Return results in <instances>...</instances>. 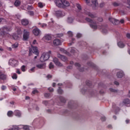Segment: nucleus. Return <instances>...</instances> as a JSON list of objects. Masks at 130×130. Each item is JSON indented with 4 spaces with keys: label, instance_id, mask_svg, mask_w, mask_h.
I'll list each match as a JSON object with an SVG mask.
<instances>
[{
    "label": "nucleus",
    "instance_id": "obj_1",
    "mask_svg": "<svg viewBox=\"0 0 130 130\" xmlns=\"http://www.w3.org/2000/svg\"><path fill=\"white\" fill-rule=\"evenodd\" d=\"M50 54H51V51L44 52L40 58V60L42 62L46 61V60H48V59H49V58L50 57Z\"/></svg>",
    "mask_w": 130,
    "mask_h": 130
},
{
    "label": "nucleus",
    "instance_id": "obj_4",
    "mask_svg": "<svg viewBox=\"0 0 130 130\" xmlns=\"http://www.w3.org/2000/svg\"><path fill=\"white\" fill-rule=\"evenodd\" d=\"M9 64L13 67H17L19 65V61L15 59H10L9 60Z\"/></svg>",
    "mask_w": 130,
    "mask_h": 130
},
{
    "label": "nucleus",
    "instance_id": "obj_27",
    "mask_svg": "<svg viewBox=\"0 0 130 130\" xmlns=\"http://www.w3.org/2000/svg\"><path fill=\"white\" fill-rule=\"evenodd\" d=\"M6 75H4L2 72H0V79L1 80H5L6 79Z\"/></svg>",
    "mask_w": 130,
    "mask_h": 130
},
{
    "label": "nucleus",
    "instance_id": "obj_15",
    "mask_svg": "<svg viewBox=\"0 0 130 130\" xmlns=\"http://www.w3.org/2000/svg\"><path fill=\"white\" fill-rule=\"evenodd\" d=\"M44 39L46 41H48L49 43H51V37L49 35H46L44 36Z\"/></svg>",
    "mask_w": 130,
    "mask_h": 130
},
{
    "label": "nucleus",
    "instance_id": "obj_36",
    "mask_svg": "<svg viewBox=\"0 0 130 130\" xmlns=\"http://www.w3.org/2000/svg\"><path fill=\"white\" fill-rule=\"evenodd\" d=\"M47 24H45V23H43V24H42L41 25V27L42 28H45V27H47Z\"/></svg>",
    "mask_w": 130,
    "mask_h": 130
},
{
    "label": "nucleus",
    "instance_id": "obj_43",
    "mask_svg": "<svg viewBox=\"0 0 130 130\" xmlns=\"http://www.w3.org/2000/svg\"><path fill=\"white\" fill-rule=\"evenodd\" d=\"M61 102H66V100L63 98H60V99Z\"/></svg>",
    "mask_w": 130,
    "mask_h": 130
},
{
    "label": "nucleus",
    "instance_id": "obj_12",
    "mask_svg": "<svg viewBox=\"0 0 130 130\" xmlns=\"http://www.w3.org/2000/svg\"><path fill=\"white\" fill-rule=\"evenodd\" d=\"M92 8L95 10L96 8H98V2L97 0H92Z\"/></svg>",
    "mask_w": 130,
    "mask_h": 130
},
{
    "label": "nucleus",
    "instance_id": "obj_42",
    "mask_svg": "<svg viewBox=\"0 0 130 130\" xmlns=\"http://www.w3.org/2000/svg\"><path fill=\"white\" fill-rule=\"evenodd\" d=\"M38 6H39V8H43V4H42V3H39L38 4Z\"/></svg>",
    "mask_w": 130,
    "mask_h": 130
},
{
    "label": "nucleus",
    "instance_id": "obj_28",
    "mask_svg": "<svg viewBox=\"0 0 130 130\" xmlns=\"http://www.w3.org/2000/svg\"><path fill=\"white\" fill-rule=\"evenodd\" d=\"M13 112L12 111H9L7 113V115L9 117H12L13 116Z\"/></svg>",
    "mask_w": 130,
    "mask_h": 130
},
{
    "label": "nucleus",
    "instance_id": "obj_5",
    "mask_svg": "<svg viewBox=\"0 0 130 130\" xmlns=\"http://www.w3.org/2000/svg\"><path fill=\"white\" fill-rule=\"evenodd\" d=\"M32 53H35L36 55H38L39 54V52H38V49H37L36 47H32V49H29V55H31Z\"/></svg>",
    "mask_w": 130,
    "mask_h": 130
},
{
    "label": "nucleus",
    "instance_id": "obj_37",
    "mask_svg": "<svg viewBox=\"0 0 130 130\" xmlns=\"http://www.w3.org/2000/svg\"><path fill=\"white\" fill-rule=\"evenodd\" d=\"M77 8L79 10V11H81L82 10V7H81V5L80 4H77Z\"/></svg>",
    "mask_w": 130,
    "mask_h": 130
},
{
    "label": "nucleus",
    "instance_id": "obj_39",
    "mask_svg": "<svg viewBox=\"0 0 130 130\" xmlns=\"http://www.w3.org/2000/svg\"><path fill=\"white\" fill-rule=\"evenodd\" d=\"M34 70H35V67H34V68L30 69L29 70V73H33V72H34Z\"/></svg>",
    "mask_w": 130,
    "mask_h": 130
},
{
    "label": "nucleus",
    "instance_id": "obj_60",
    "mask_svg": "<svg viewBox=\"0 0 130 130\" xmlns=\"http://www.w3.org/2000/svg\"><path fill=\"white\" fill-rule=\"evenodd\" d=\"M32 6H28L27 10H32Z\"/></svg>",
    "mask_w": 130,
    "mask_h": 130
},
{
    "label": "nucleus",
    "instance_id": "obj_50",
    "mask_svg": "<svg viewBox=\"0 0 130 130\" xmlns=\"http://www.w3.org/2000/svg\"><path fill=\"white\" fill-rule=\"evenodd\" d=\"M110 91H111V92H114L115 93L116 92H117V90H115V89H112V88L110 89Z\"/></svg>",
    "mask_w": 130,
    "mask_h": 130
},
{
    "label": "nucleus",
    "instance_id": "obj_13",
    "mask_svg": "<svg viewBox=\"0 0 130 130\" xmlns=\"http://www.w3.org/2000/svg\"><path fill=\"white\" fill-rule=\"evenodd\" d=\"M53 61L56 64V66H57L58 67H62V64H61V63H60L59 61H58V59H57V58H54Z\"/></svg>",
    "mask_w": 130,
    "mask_h": 130
},
{
    "label": "nucleus",
    "instance_id": "obj_54",
    "mask_svg": "<svg viewBox=\"0 0 130 130\" xmlns=\"http://www.w3.org/2000/svg\"><path fill=\"white\" fill-rule=\"evenodd\" d=\"M101 119H102V121H105L106 118H105V117H102Z\"/></svg>",
    "mask_w": 130,
    "mask_h": 130
},
{
    "label": "nucleus",
    "instance_id": "obj_31",
    "mask_svg": "<svg viewBox=\"0 0 130 130\" xmlns=\"http://www.w3.org/2000/svg\"><path fill=\"white\" fill-rule=\"evenodd\" d=\"M18 43H16L14 44H13L12 45V48H17L18 47Z\"/></svg>",
    "mask_w": 130,
    "mask_h": 130
},
{
    "label": "nucleus",
    "instance_id": "obj_55",
    "mask_svg": "<svg viewBox=\"0 0 130 130\" xmlns=\"http://www.w3.org/2000/svg\"><path fill=\"white\" fill-rule=\"evenodd\" d=\"M98 21L99 22H102V21H103V19H102V18H98Z\"/></svg>",
    "mask_w": 130,
    "mask_h": 130
},
{
    "label": "nucleus",
    "instance_id": "obj_23",
    "mask_svg": "<svg viewBox=\"0 0 130 130\" xmlns=\"http://www.w3.org/2000/svg\"><path fill=\"white\" fill-rule=\"evenodd\" d=\"M20 5H21V2H20V1L19 0L15 1L14 3V6H15V7H19V6H20Z\"/></svg>",
    "mask_w": 130,
    "mask_h": 130
},
{
    "label": "nucleus",
    "instance_id": "obj_53",
    "mask_svg": "<svg viewBox=\"0 0 130 130\" xmlns=\"http://www.w3.org/2000/svg\"><path fill=\"white\" fill-rule=\"evenodd\" d=\"M16 73H17V74H18V75H20V74H21V72H20V70L19 69H17L16 70Z\"/></svg>",
    "mask_w": 130,
    "mask_h": 130
},
{
    "label": "nucleus",
    "instance_id": "obj_45",
    "mask_svg": "<svg viewBox=\"0 0 130 130\" xmlns=\"http://www.w3.org/2000/svg\"><path fill=\"white\" fill-rule=\"evenodd\" d=\"M76 51V49L75 48H72L71 50V52L74 53Z\"/></svg>",
    "mask_w": 130,
    "mask_h": 130
},
{
    "label": "nucleus",
    "instance_id": "obj_34",
    "mask_svg": "<svg viewBox=\"0 0 130 130\" xmlns=\"http://www.w3.org/2000/svg\"><path fill=\"white\" fill-rule=\"evenodd\" d=\"M5 22H6V19L3 18H0V24L1 23H5Z\"/></svg>",
    "mask_w": 130,
    "mask_h": 130
},
{
    "label": "nucleus",
    "instance_id": "obj_8",
    "mask_svg": "<svg viewBox=\"0 0 130 130\" xmlns=\"http://www.w3.org/2000/svg\"><path fill=\"white\" fill-rule=\"evenodd\" d=\"M109 20L114 25H118V24H119V20H116L113 18H110Z\"/></svg>",
    "mask_w": 130,
    "mask_h": 130
},
{
    "label": "nucleus",
    "instance_id": "obj_24",
    "mask_svg": "<svg viewBox=\"0 0 130 130\" xmlns=\"http://www.w3.org/2000/svg\"><path fill=\"white\" fill-rule=\"evenodd\" d=\"M118 46L120 48H123V47L125 46V45L123 44V43H122V42H119L118 43Z\"/></svg>",
    "mask_w": 130,
    "mask_h": 130
},
{
    "label": "nucleus",
    "instance_id": "obj_6",
    "mask_svg": "<svg viewBox=\"0 0 130 130\" xmlns=\"http://www.w3.org/2000/svg\"><path fill=\"white\" fill-rule=\"evenodd\" d=\"M86 21L90 23V26L91 28L93 29H97V25H96V23L93 20L90 19V18H86Z\"/></svg>",
    "mask_w": 130,
    "mask_h": 130
},
{
    "label": "nucleus",
    "instance_id": "obj_21",
    "mask_svg": "<svg viewBox=\"0 0 130 130\" xmlns=\"http://www.w3.org/2000/svg\"><path fill=\"white\" fill-rule=\"evenodd\" d=\"M117 78H122L123 77V72L122 71H120L117 74Z\"/></svg>",
    "mask_w": 130,
    "mask_h": 130
},
{
    "label": "nucleus",
    "instance_id": "obj_14",
    "mask_svg": "<svg viewBox=\"0 0 130 130\" xmlns=\"http://www.w3.org/2000/svg\"><path fill=\"white\" fill-rule=\"evenodd\" d=\"M53 43L55 46H57L61 44V42H60V40L56 39L53 41Z\"/></svg>",
    "mask_w": 130,
    "mask_h": 130
},
{
    "label": "nucleus",
    "instance_id": "obj_49",
    "mask_svg": "<svg viewBox=\"0 0 130 130\" xmlns=\"http://www.w3.org/2000/svg\"><path fill=\"white\" fill-rule=\"evenodd\" d=\"M1 88L2 90H6V89H7V86L3 85Z\"/></svg>",
    "mask_w": 130,
    "mask_h": 130
},
{
    "label": "nucleus",
    "instance_id": "obj_35",
    "mask_svg": "<svg viewBox=\"0 0 130 130\" xmlns=\"http://www.w3.org/2000/svg\"><path fill=\"white\" fill-rule=\"evenodd\" d=\"M23 127V129H25V130L29 129V126L28 125H24Z\"/></svg>",
    "mask_w": 130,
    "mask_h": 130
},
{
    "label": "nucleus",
    "instance_id": "obj_22",
    "mask_svg": "<svg viewBox=\"0 0 130 130\" xmlns=\"http://www.w3.org/2000/svg\"><path fill=\"white\" fill-rule=\"evenodd\" d=\"M14 114L16 115V116L20 117V116H21V112L19 110H15L14 111Z\"/></svg>",
    "mask_w": 130,
    "mask_h": 130
},
{
    "label": "nucleus",
    "instance_id": "obj_18",
    "mask_svg": "<svg viewBox=\"0 0 130 130\" xmlns=\"http://www.w3.org/2000/svg\"><path fill=\"white\" fill-rule=\"evenodd\" d=\"M36 67L38 69H45L46 67L45 63H42V64H38L36 65Z\"/></svg>",
    "mask_w": 130,
    "mask_h": 130
},
{
    "label": "nucleus",
    "instance_id": "obj_56",
    "mask_svg": "<svg viewBox=\"0 0 130 130\" xmlns=\"http://www.w3.org/2000/svg\"><path fill=\"white\" fill-rule=\"evenodd\" d=\"M114 84L115 85H116V86H118V85H119V83H118L117 81H115Z\"/></svg>",
    "mask_w": 130,
    "mask_h": 130
},
{
    "label": "nucleus",
    "instance_id": "obj_38",
    "mask_svg": "<svg viewBox=\"0 0 130 130\" xmlns=\"http://www.w3.org/2000/svg\"><path fill=\"white\" fill-rule=\"evenodd\" d=\"M126 7L127 8V9H129V10H130V0H128V4Z\"/></svg>",
    "mask_w": 130,
    "mask_h": 130
},
{
    "label": "nucleus",
    "instance_id": "obj_10",
    "mask_svg": "<svg viewBox=\"0 0 130 130\" xmlns=\"http://www.w3.org/2000/svg\"><path fill=\"white\" fill-rule=\"evenodd\" d=\"M41 32L40 30L38 28H35L32 30V33L35 35V36H39V35H40Z\"/></svg>",
    "mask_w": 130,
    "mask_h": 130
},
{
    "label": "nucleus",
    "instance_id": "obj_7",
    "mask_svg": "<svg viewBox=\"0 0 130 130\" xmlns=\"http://www.w3.org/2000/svg\"><path fill=\"white\" fill-rule=\"evenodd\" d=\"M30 35V32L26 30V29L24 30L23 31V40L24 41H26L29 39V36Z\"/></svg>",
    "mask_w": 130,
    "mask_h": 130
},
{
    "label": "nucleus",
    "instance_id": "obj_59",
    "mask_svg": "<svg viewBox=\"0 0 130 130\" xmlns=\"http://www.w3.org/2000/svg\"><path fill=\"white\" fill-rule=\"evenodd\" d=\"M104 6V3H102L100 5L101 8H103Z\"/></svg>",
    "mask_w": 130,
    "mask_h": 130
},
{
    "label": "nucleus",
    "instance_id": "obj_3",
    "mask_svg": "<svg viewBox=\"0 0 130 130\" xmlns=\"http://www.w3.org/2000/svg\"><path fill=\"white\" fill-rule=\"evenodd\" d=\"M22 35V30L20 29H19L17 34H14L12 36V38L14 39V40H19L21 38V36Z\"/></svg>",
    "mask_w": 130,
    "mask_h": 130
},
{
    "label": "nucleus",
    "instance_id": "obj_17",
    "mask_svg": "<svg viewBox=\"0 0 130 130\" xmlns=\"http://www.w3.org/2000/svg\"><path fill=\"white\" fill-rule=\"evenodd\" d=\"M55 15L57 17H62V16H64V13L60 11H57L55 12Z\"/></svg>",
    "mask_w": 130,
    "mask_h": 130
},
{
    "label": "nucleus",
    "instance_id": "obj_30",
    "mask_svg": "<svg viewBox=\"0 0 130 130\" xmlns=\"http://www.w3.org/2000/svg\"><path fill=\"white\" fill-rule=\"evenodd\" d=\"M60 51L62 52H64V53H66V54H67V55H70V54H69V52H67V51H66L64 49L62 48L60 49Z\"/></svg>",
    "mask_w": 130,
    "mask_h": 130
},
{
    "label": "nucleus",
    "instance_id": "obj_47",
    "mask_svg": "<svg viewBox=\"0 0 130 130\" xmlns=\"http://www.w3.org/2000/svg\"><path fill=\"white\" fill-rule=\"evenodd\" d=\"M77 38H80L82 37V34H77Z\"/></svg>",
    "mask_w": 130,
    "mask_h": 130
},
{
    "label": "nucleus",
    "instance_id": "obj_9",
    "mask_svg": "<svg viewBox=\"0 0 130 130\" xmlns=\"http://www.w3.org/2000/svg\"><path fill=\"white\" fill-rule=\"evenodd\" d=\"M62 6L61 8H66V7H70V3L66 0H61Z\"/></svg>",
    "mask_w": 130,
    "mask_h": 130
},
{
    "label": "nucleus",
    "instance_id": "obj_16",
    "mask_svg": "<svg viewBox=\"0 0 130 130\" xmlns=\"http://www.w3.org/2000/svg\"><path fill=\"white\" fill-rule=\"evenodd\" d=\"M57 57L60 58L63 61H67L68 60V58L66 56L61 55L60 54H57Z\"/></svg>",
    "mask_w": 130,
    "mask_h": 130
},
{
    "label": "nucleus",
    "instance_id": "obj_20",
    "mask_svg": "<svg viewBox=\"0 0 130 130\" xmlns=\"http://www.w3.org/2000/svg\"><path fill=\"white\" fill-rule=\"evenodd\" d=\"M86 15H87L88 17H90V18H95V15H93L92 13H90L89 11H86L85 12Z\"/></svg>",
    "mask_w": 130,
    "mask_h": 130
},
{
    "label": "nucleus",
    "instance_id": "obj_29",
    "mask_svg": "<svg viewBox=\"0 0 130 130\" xmlns=\"http://www.w3.org/2000/svg\"><path fill=\"white\" fill-rule=\"evenodd\" d=\"M12 78L14 80H17V78H18V77L17 76V74L16 73H13L12 76Z\"/></svg>",
    "mask_w": 130,
    "mask_h": 130
},
{
    "label": "nucleus",
    "instance_id": "obj_48",
    "mask_svg": "<svg viewBox=\"0 0 130 130\" xmlns=\"http://www.w3.org/2000/svg\"><path fill=\"white\" fill-rule=\"evenodd\" d=\"M58 92L59 93V94H62V90H61V89L59 88L58 90Z\"/></svg>",
    "mask_w": 130,
    "mask_h": 130
},
{
    "label": "nucleus",
    "instance_id": "obj_2",
    "mask_svg": "<svg viewBox=\"0 0 130 130\" xmlns=\"http://www.w3.org/2000/svg\"><path fill=\"white\" fill-rule=\"evenodd\" d=\"M4 31L1 32V35L6 37V38H11V35L8 33L9 31H11V29H8L7 27L3 28Z\"/></svg>",
    "mask_w": 130,
    "mask_h": 130
},
{
    "label": "nucleus",
    "instance_id": "obj_62",
    "mask_svg": "<svg viewBox=\"0 0 130 130\" xmlns=\"http://www.w3.org/2000/svg\"><path fill=\"white\" fill-rule=\"evenodd\" d=\"M124 22V20L123 19H121L120 21H119V23H121V24L123 23Z\"/></svg>",
    "mask_w": 130,
    "mask_h": 130
},
{
    "label": "nucleus",
    "instance_id": "obj_25",
    "mask_svg": "<svg viewBox=\"0 0 130 130\" xmlns=\"http://www.w3.org/2000/svg\"><path fill=\"white\" fill-rule=\"evenodd\" d=\"M67 22L70 24L73 23V22H74V18L72 17H68L67 19Z\"/></svg>",
    "mask_w": 130,
    "mask_h": 130
},
{
    "label": "nucleus",
    "instance_id": "obj_52",
    "mask_svg": "<svg viewBox=\"0 0 130 130\" xmlns=\"http://www.w3.org/2000/svg\"><path fill=\"white\" fill-rule=\"evenodd\" d=\"M48 90L50 92H53V88L50 87L48 88Z\"/></svg>",
    "mask_w": 130,
    "mask_h": 130
},
{
    "label": "nucleus",
    "instance_id": "obj_19",
    "mask_svg": "<svg viewBox=\"0 0 130 130\" xmlns=\"http://www.w3.org/2000/svg\"><path fill=\"white\" fill-rule=\"evenodd\" d=\"M21 24H22L24 26H26L29 24V21L27 19H22L21 20Z\"/></svg>",
    "mask_w": 130,
    "mask_h": 130
},
{
    "label": "nucleus",
    "instance_id": "obj_41",
    "mask_svg": "<svg viewBox=\"0 0 130 130\" xmlns=\"http://www.w3.org/2000/svg\"><path fill=\"white\" fill-rule=\"evenodd\" d=\"M68 35L70 36V37H72V36H73V32H72V31H68Z\"/></svg>",
    "mask_w": 130,
    "mask_h": 130
},
{
    "label": "nucleus",
    "instance_id": "obj_11",
    "mask_svg": "<svg viewBox=\"0 0 130 130\" xmlns=\"http://www.w3.org/2000/svg\"><path fill=\"white\" fill-rule=\"evenodd\" d=\"M54 3L58 8H61L62 5V1L61 0H55Z\"/></svg>",
    "mask_w": 130,
    "mask_h": 130
},
{
    "label": "nucleus",
    "instance_id": "obj_44",
    "mask_svg": "<svg viewBox=\"0 0 130 130\" xmlns=\"http://www.w3.org/2000/svg\"><path fill=\"white\" fill-rule=\"evenodd\" d=\"M28 14L30 16H33V15H34V12H33V11H28Z\"/></svg>",
    "mask_w": 130,
    "mask_h": 130
},
{
    "label": "nucleus",
    "instance_id": "obj_63",
    "mask_svg": "<svg viewBox=\"0 0 130 130\" xmlns=\"http://www.w3.org/2000/svg\"><path fill=\"white\" fill-rule=\"evenodd\" d=\"M32 43L33 44H37V41L35 40Z\"/></svg>",
    "mask_w": 130,
    "mask_h": 130
},
{
    "label": "nucleus",
    "instance_id": "obj_57",
    "mask_svg": "<svg viewBox=\"0 0 130 130\" xmlns=\"http://www.w3.org/2000/svg\"><path fill=\"white\" fill-rule=\"evenodd\" d=\"M47 78L48 79H50V78H52V76L50 75H47Z\"/></svg>",
    "mask_w": 130,
    "mask_h": 130
},
{
    "label": "nucleus",
    "instance_id": "obj_58",
    "mask_svg": "<svg viewBox=\"0 0 130 130\" xmlns=\"http://www.w3.org/2000/svg\"><path fill=\"white\" fill-rule=\"evenodd\" d=\"M126 36L127 38H129V39H130V34H127Z\"/></svg>",
    "mask_w": 130,
    "mask_h": 130
},
{
    "label": "nucleus",
    "instance_id": "obj_61",
    "mask_svg": "<svg viewBox=\"0 0 130 130\" xmlns=\"http://www.w3.org/2000/svg\"><path fill=\"white\" fill-rule=\"evenodd\" d=\"M87 4H90V0H84Z\"/></svg>",
    "mask_w": 130,
    "mask_h": 130
},
{
    "label": "nucleus",
    "instance_id": "obj_64",
    "mask_svg": "<svg viewBox=\"0 0 130 130\" xmlns=\"http://www.w3.org/2000/svg\"><path fill=\"white\" fill-rule=\"evenodd\" d=\"M43 103H44V104H45V105H47L48 102H47V101H45L43 102Z\"/></svg>",
    "mask_w": 130,
    "mask_h": 130
},
{
    "label": "nucleus",
    "instance_id": "obj_32",
    "mask_svg": "<svg viewBox=\"0 0 130 130\" xmlns=\"http://www.w3.org/2000/svg\"><path fill=\"white\" fill-rule=\"evenodd\" d=\"M21 70L22 72H25L26 71V66H22L21 67Z\"/></svg>",
    "mask_w": 130,
    "mask_h": 130
},
{
    "label": "nucleus",
    "instance_id": "obj_40",
    "mask_svg": "<svg viewBox=\"0 0 130 130\" xmlns=\"http://www.w3.org/2000/svg\"><path fill=\"white\" fill-rule=\"evenodd\" d=\"M32 94H37L38 93V90L37 89H35L32 92Z\"/></svg>",
    "mask_w": 130,
    "mask_h": 130
},
{
    "label": "nucleus",
    "instance_id": "obj_46",
    "mask_svg": "<svg viewBox=\"0 0 130 130\" xmlns=\"http://www.w3.org/2000/svg\"><path fill=\"white\" fill-rule=\"evenodd\" d=\"M75 66V67H77V68H80V67H81V65L79 63H76Z\"/></svg>",
    "mask_w": 130,
    "mask_h": 130
},
{
    "label": "nucleus",
    "instance_id": "obj_26",
    "mask_svg": "<svg viewBox=\"0 0 130 130\" xmlns=\"http://www.w3.org/2000/svg\"><path fill=\"white\" fill-rule=\"evenodd\" d=\"M123 103L125 104V105H127V104H130V101L128 99H125L123 101Z\"/></svg>",
    "mask_w": 130,
    "mask_h": 130
},
{
    "label": "nucleus",
    "instance_id": "obj_51",
    "mask_svg": "<svg viewBox=\"0 0 130 130\" xmlns=\"http://www.w3.org/2000/svg\"><path fill=\"white\" fill-rule=\"evenodd\" d=\"M113 6H114V7H117V6H118V3H114L113 4Z\"/></svg>",
    "mask_w": 130,
    "mask_h": 130
},
{
    "label": "nucleus",
    "instance_id": "obj_33",
    "mask_svg": "<svg viewBox=\"0 0 130 130\" xmlns=\"http://www.w3.org/2000/svg\"><path fill=\"white\" fill-rule=\"evenodd\" d=\"M49 68L50 69H53V68H54V66L53 65V64H52V62L50 63Z\"/></svg>",
    "mask_w": 130,
    "mask_h": 130
}]
</instances>
